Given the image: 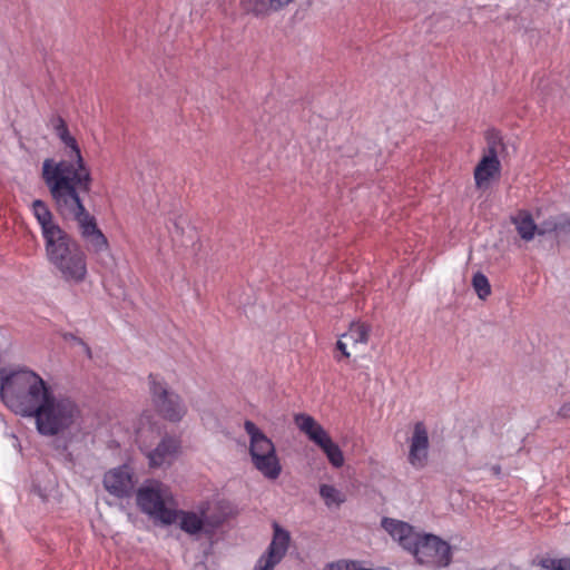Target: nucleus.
I'll return each mask as SVG.
<instances>
[{"label":"nucleus","instance_id":"obj_1","mask_svg":"<svg viewBox=\"0 0 570 570\" xmlns=\"http://www.w3.org/2000/svg\"><path fill=\"white\" fill-rule=\"evenodd\" d=\"M32 213L41 227L48 261L65 281L77 284L83 282L87 276V261L80 244L55 222L43 200H33Z\"/></svg>","mask_w":570,"mask_h":570},{"label":"nucleus","instance_id":"obj_2","mask_svg":"<svg viewBox=\"0 0 570 570\" xmlns=\"http://www.w3.org/2000/svg\"><path fill=\"white\" fill-rule=\"evenodd\" d=\"M91 184H88L87 189H82L78 183L68 185L66 179H60L49 189V193L56 212L65 219L76 220L80 236L87 243L89 250L99 254L109 249V243L99 229L95 216L86 209L81 199V194H88L91 190Z\"/></svg>","mask_w":570,"mask_h":570},{"label":"nucleus","instance_id":"obj_3","mask_svg":"<svg viewBox=\"0 0 570 570\" xmlns=\"http://www.w3.org/2000/svg\"><path fill=\"white\" fill-rule=\"evenodd\" d=\"M0 399L16 414L32 417L51 387L30 370L0 372Z\"/></svg>","mask_w":570,"mask_h":570},{"label":"nucleus","instance_id":"obj_4","mask_svg":"<svg viewBox=\"0 0 570 570\" xmlns=\"http://www.w3.org/2000/svg\"><path fill=\"white\" fill-rule=\"evenodd\" d=\"M80 416L81 410L75 400L51 391L32 417L41 435L56 436L69 431Z\"/></svg>","mask_w":570,"mask_h":570},{"label":"nucleus","instance_id":"obj_5","mask_svg":"<svg viewBox=\"0 0 570 570\" xmlns=\"http://www.w3.org/2000/svg\"><path fill=\"white\" fill-rule=\"evenodd\" d=\"M139 509L148 514L155 522L163 525L179 523L183 531L188 534L199 533L205 525L216 528L220 525L226 515H209L207 510L202 509L200 515L195 512H185L166 505V501H137Z\"/></svg>","mask_w":570,"mask_h":570},{"label":"nucleus","instance_id":"obj_6","mask_svg":"<svg viewBox=\"0 0 570 570\" xmlns=\"http://www.w3.org/2000/svg\"><path fill=\"white\" fill-rule=\"evenodd\" d=\"M61 141L71 149L70 157L75 163L61 160L56 163L53 159H46L42 165V178L48 189H51L56 181L66 179L68 185L77 184L87 189L88 184L92 183L90 169L86 166L80 148L69 130L58 136Z\"/></svg>","mask_w":570,"mask_h":570},{"label":"nucleus","instance_id":"obj_7","mask_svg":"<svg viewBox=\"0 0 570 570\" xmlns=\"http://www.w3.org/2000/svg\"><path fill=\"white\" fill-rule=\"evenodd\" d=\"M61 141L71 149L70 157L75 163L61 160L56 163L53 159H46L42 165V178L48 189H51L56 181L66 179L68 185L77 184L87 189L88 184L92 183L90 169L86 166L80 148L69 130L58 136Z\"/></svg>","mask_w":570,"mask_h":570},{"label":"nucleus","instance_id":"obj_8","mask_svg":"<svg viewBox=\"0 0 570 570\" xmlns=\"http://www.w3.org/2000/svg\"><path fill=\"white\" fill-rule=\"evenodd\" d=\"M244 429L249 436V455L254 468L266 479H277L282 464L273 441L253 421L246 420Z\"/></svg>","mask_w":570,"mask_h":570},{"label":"nucleus","instance_id":"obj_9","mask_svg":"<svg viewBox=\"0 0 570 570\" xmlns=\"http://www.w3.org/2000/svg\"><path fill=\"white\" fill-rule=\"evenodd\" d=\"M410 553L417 563L432 569L445 568L452 561L450 544L431 533L422 532Z\"/></svg>","mask_w":570,"mask_h":570},{"label":"nucleus","instance_id":"obj_10","mask_svg":"<svg viewBox=\"0 0 570 570\" xmlns=\"http://www.w3.org/2000/svg\"><path fill=\"white\" fill-rule=\"evenodd\" d=\"M294 423L302 433L322 449L333 466L341 468L344 464L342 450L313 416L305 413L295 414Z\"/></svg>","mask_w":570,"mask_h":570},{"label":"nucleus","instance_id":"obj_11","mask_svg":"<svg viewBox=\"0 0 570 570\" xmlns=\"http://www.w3.org/2000/svg\"><path fill=\"white\" fill-rule=\"evenodd\" d=\"M294 423L302 433L322 449L333 466L341 468L344 464L342 450L313 416L305 413L295 414Z\"/></svg>","mask_w":570,"mask_h":570},{"label":"nucleus","instance_id":"obj_12","mask_svg":"<svg viewBox=\"0 0 570 570\" xmlns=\"http://www.w3.org/2000/svg\"><path fill=\"white\" fill-rule=\"evenodd\" d=\"M294 423L302 433L322 449L333 466L341 468L344 464L342 450L313 416L305 413L295 414Z\"/></svg>","mask_w":570,"mask_h":570},{"label":"nucleus","instance_id":"obj_13","mask_svg":"<svg viewBox=\"0 0 570 570\" xmlns=\"http://www.w3.org/2000/svg\"><path fill=\"white\" fill-rule=\"evenodd\" d=\"M149 383L151 400L159 415L170 422H179L187 413L181 397L153 374L149 375Z\"/></svg>","mask_w":570,"mask_h":570},{"label":"nucleus","instance_id":"obj_14","mask_svg":"<svg viewBox=\"0 0 570 570\" xmlns=\"http://www.w3.org/2000/svg\"><path fill=\"white\" fill-rule=\"evenodd\" d=\"M140 448L145 452L150 468L170 465L180 450V441L175 436L166 435L153 450L145 445V431L138 434Z\"/></svg>","mask_w":570,"mask_h":570},{"label":"nucleus","instance_id":"obj_15","mask_svg":"<svg viewBox=\"0 0 570 570\" xmlns=\"http://www.w3.org/2000/svg\"><path fill=\"white\" fill-rule=\"evenodd\" d=\"M273 528L272 542L266 553L258 559L254 570H273L287 552L291 540L288 531L281 528L277 523H274Z\"/></svg>","mask_w":570,"mask_h":570},{"label":"nucleus","instance_id":"obj_16","mask_svg":"<svg viewBox=\"0 0 570 570\" xmlns=\"http://www.w3.org/2000/svg\"><path fill=\"white\" fill-rule=\"evenodd\" d=\"M381 527L409 552L414 548L416 540L422 533L407 522L386 517L381 520Z\"/></svg>","mask_w":570,"mask_h":570},{"label":"nucleus","instance_id":"obj_17","mask_svg":"<svg viewBox=\"0 0 570 570\" xmlns=\"http://www.w3.org/2000/svg\"><path fill=\"white\" fill-rule=\"evenodd\" d=\"M106 490L115 497L128 495L134 489L132 473L127 465L112 469L104 476Z\"/></svg>","mask_w":570,"mask_h":570},{"label":"nucleus","instance_id":"obj_18","mask_svg":"<svg viewBox=\"0 0 570 570\" xmlns=\"http://www.w3.org/2000/svg\"><path fill=\"white\" fill-rule=\"evenodd\" d=\"M429 434L423 422L414 424L411 438L409 462L415 468H423L428 461Z\"/></svg>","mask_w":570,"mask_h":570},{"label":"nucleus","instance_id":"obj_19","mask_svg":"<svg viewBox=\"0 0 570 570\" xmlns=\"http://www.w3.org/2000/svg\"><path fill=\"white\" fill-rule=\"evenodd\" d=\"M537 225L539 236L552 233L558 237L561 235H570V217L566 215L551 216Z\"/></svg>","mask_w":570,"mask_h":570},{"label":"nucleus","instance_id":"obj_20","mask_svg":"<svg viewBox=\"0 0 570 570\" xmlns=\"http://www.w3.org/2000/svg\"><path fill=\"white\" fill-rule=\"evenodd\" d=\"M500 170L501 164L499 159L482 157L474 168V180L476 187H483L491 178L499 175Z\"/></svg>","mask_w":570,"mask_h":570},{"label":"nucleus","instance_id":"obj_21","mask_svg":"<svg viewBox=\"0 0 570 570\" xmlns=\"http://www.w3.org/2000/svg\"><path fill=\"white\" fill-rule=\"evenodd\" d=\"M511 222L515 226L519 236L525 242L532 240L534 235L538 234V225L534 223L531 213L528 210H519L511 217Z\"/></svg>","mask_w":570,"mask_h":570},{"label":"nucleus","instance_id":"obj_22","mask_svg":"<svg viewBox=\"0 0 570 570\" xmlns=\"http://www.w3.org/2000/svg\"><path fill=\"white\" fill-rule=\"evenodd\" d=\"M137 499H174L170 489L158 480H147L137 492Z\"/></svg>","mask_w":570,"mask_h":570},{"label":"nucleus","instance_id":"obj_23","mask_svg":"<svg viewBox=\"0 0 570 570\" xmlns=\"http://www.w3.org/2000/svg\"><path fill=\"white\" fill-rule=\"evenodd\" d=\"M487 149L482 157L499 159L498 155L505 149L502 137L497 130L487 131Z\"/></svg>","mask_w":570,"mask_h":570},{"label":"nucleus","instance_id":"obj_24","mask_svg":"<svg viewBox=\"0 0 570 570\" xmlns=\"http://www.w3.org/2000/svg\"><path fill=\"white\" fill-rule=\"evenodd\" d=\"M370 326L364 323H352L348 331L343 334L347 341L357 344H365L368 341Z\"/></svg>","mask_w":570,"mask_h":570},{"label":"nucleus","instance_id":"obj_25","mask_svg":"<svg viewBox=\"0 0 570 570\" xmlns=\"http://www.w3.org/2000/svg\"><path fill=\"white\" fill-rule=\"evenodd\" d=\"M472 285L481 299H485L491 294V286L488 278L482 273L473 276Z\"/></svg>","mask_w":570,"mask_h":570},{"label":"nucleus","instance_id":"obj_26","mask_svg":"<svg viewBox=\"0 0 570 570\" xmlns=\"http://www.w3.org/2000/svg\"><path fill=\"white\" fill-rule=\"evenodd\" d=\"M540 566L547 570H570V558H543Z\"/></svg>","mask_w":570,"mask_h":570},{"label":"nucleus","instance_id":"obj_27","mask_svg":"<svg viewBox=\"0 0 570 570\" xmlns=\"http://www.w3.org/2000/svg\"><path fill=\"white\" fill-rule=\"evenodd\" d=\"M320 494L323 499H335L336 490L332 485H322L320 489Z\"/></svg>","mask_w":570,"mask_h":570},{"label":"nucleus","instance_id":"obj_28","mask_svg":"<svg viewBox=\"0 0 570 570\" xmlns=\"http://www.w3.org/2000/svg\"><path fill=\"white\" fill-rule=\"evenodd\" d=\"M557 415L563 420L570 419V402L562 404L558 410Z\"/></svg>","mask_w":570,"mask_h":570},{"label":"nucleus","instance_id":"obj_29","mask_svg":"<svg viewBox=\"0 0 570 570\" xmlns=\"http://www.w3.org/2000/svg\"><path fill=\"white\" fill-rule=\"evenodd\" d=\"M336 348L342 352L343 356H345V357L350 356V353L346 350V344L344 342H342L341 340H338L336 342Z\"/></svg>","mask_w":570,"mask_h":570},{"label":"nucleus","instance_id":"obj_30","mask_svg":"<svg viewBox=\"0 0 570 570\" xmlns=\"http://www.w3.org/2000/svg\"><path fill=\"white\" fill-rule=\"evenodd\" d=\"M68 127H67V124L66 122H61L60 124V127H55V130L57 132V135L59 136L60 134L65 132V130H67Z\"/></svg>","mask_w":570,"mask_h":570},{"label":"nucleus","instance_id":"obj_31","mask_svg":"<svg viewBox=\"0 0 570 570\" xmlns=\"http://www.w3.org/2000/svg\"><path fill=\"white\" fill-rule=\"evenodd\" d=\"M61 122H66L62 117L60 116H57L55 119H53V127H60V124Z\"/></svg>","mask_w":570,"mask_h":570},{"label":"nucleus","instance_id":"obj_32","mask_svg":"<svg viewBox=\"0 0 570 570\" xmlns=\"http://www.w3.org/2000/svg\"><path fill=\"white\" fill-rule=\"evenodd\" d=\"M492 472L495 474V475H499L501 473V468L500 465H493L491 468Z\"/></svg>","mask_w":570,"mask_h":570},{"label":"nucleus","instance_id":"obj_33","mask_svg":"<svg viewBox=\"0 0 570 570\" xmlns=\"http://www.w3.org/2000/svg\"><path fill=\"white\" fill-rule=\"evenodd\" d=\"M86 353L89 357H91V350L88 345H85Z\"/></svg>","mask_w":570,"mask_h":570}]
</instances>
